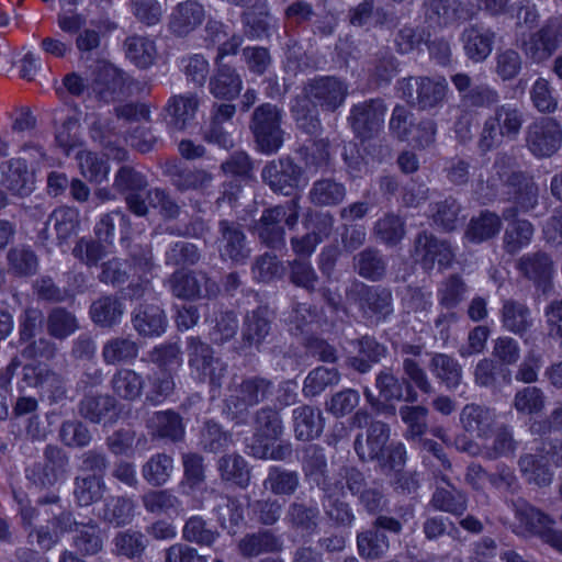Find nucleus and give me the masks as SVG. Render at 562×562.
<instances>
[{
	"label": "nucleus",
	"instance_id": "1",
	"mask_svg": "<svg viewBox=\"0 0 562 562\" xmlns=\"http://www.w3.org/2000/svg\"><path fill=\"white\" fill-rule=\"evenodd\" d=\"M349 94L348 83L336 76H316L308 79L291 103V113L297 126L308 134L321 128L318 108L334 113L341 108Z\"/></svg>",
	"mask_w": 562,
	"mask_h": 562
},
{
	"label": "nucleus",
	"instance_id": "2",
	"mask_svg": "<svg viewBox=\"0 0 562 562\" xmlns=\"http://www.w3.org/2000/svg\"><path fill=\"white\" fill-rule=\"evenodd\" d=\"M274 389V382L262 375L234 376L227 386L225 408L233 418L245 419L251 407L273 396Z\"/></svg>",
	"mask_w": 562,
	"mask_h": 562
},
{
	"label": "nucleus",
	"instance_id": "3",
	"mask_svg": "<svg viewBox=\"0 0 562 562\" xmlns=\"http://www.w3.org/2000/svg\"><path fill=\"white\" fill-rule=\"evenodd\" d=\"M525 122L524 112L513 103L496 105L486 116L476 143L482 153L501 146L504 140H515Z\"/></svg>",
	"mask_w": 562,
	"mask_h": 562
},
{
	"label": "nucleus",
	"instance_id": "4",
	"mask_svg": "<svg viewBox=\"0 0 562 562\" xmlns=\"http://www.w3.org/2000/svg\"><path fill=\"white\" fill-rule=\"evenodd\" d=\"M300 209V196L295 195L283 204L263 210L254 226L260 243L274 250L284 248L285 229L282 222L290 229L294 228L299 221Z\"/></svg>",
	"mask_w": 562,
	"mask_h": 562
},
{
	"label": "nucleus",
	"instance_id": "5",
	"mask_svg": "<svg viewBox=\"0 0 562 562\" xmlns=\"http://www.w3.org/2000/svg\"><path fill=\"white\" fill-rule=\"evenodd\" d=\"M397 90L409 105L420 111H432L443 105L449 86L445 77L420 76L398 80Z\"/></svg>",
	"mask_w": 562,
	"mask_h": 562
},
{
	"label": "nucleus",
	"instance_id": "6",
	"mask_svg": "<svg viewBox=\"0 0 562 562\" xmlns=\"http://www.w3.org/2000/svg\"><path fill=\"white\" fill-rule=\"evenodd\" d=\"M346 296L358 306L364 318L376 324L385 322L394 313L393 294L386 286L355 281L347 288Z\"/></svg>",
	"mask_w": 562,
	"mask_h": 562
},
{
	"label": "nucleus",
	"instance_id": "7",
	"mask_svg": "<svg viewBox=\"0 0 562 562\" xmlns=\"http://www.w3.org/2000/svg\"><path fill=\"white\" fill-rule=\"evenodd\" d=\"M282 119L283 110L269 102L254 110L249 128L261 153L270 155L282 146L284 134L281 127Z\"/></svg>",
	"mask_w": 562,
	"mask_h": 562
},
{
	"label": "nucleus",
	"instance_id": "8",
	"mask_svg": "<svg viewBox=\"0 0 562 562\" xmlns=\"http://www.w3.org/2000/svg\"><path fill=\"white\" fill-rule=\"evenodd\" d=\"M69 472V456L57 445H46L43 462H34L25 469L26 480L36 488L49 490L66 480Z\"/></svg>",
	"mask_w": 562,
	"mask_h": 562
},
{
	"label": "nucleus",
	"instance_id": "9",
	"mask_svg": "<svg viewBox=\"0 0 562 562\" xmlns=\"http://www.w3.org/2000/svg\"><path fill=\"white\" fill-rule=\"evenodd\" d=\"M188 363L191 375L200 382L220 387L226 374L227 364L214 356L213 348L198 337L188 339Z\"/></svg>",
	"mask_w": 562,
	"mask_h": 562
},
{
	"label": "nucleus",
	"instance_id": "10",
	"mask_svg": "<svg viewBox=\"0 0 562 562\" xmlns=\"http://www.w3.org/2000/svg\"><path fill=\"white\" fill-rule=\"evenodd\" d=\"M385 531L398 535L402 531L401 521L394 517L378 516L369 529L357 535L359 555L367 560L381 559L390 548Z\"/></svg>",
	"mask_w": 562,
	"mask_h": 562
},
{
	"label": "nucleus",
	"instance_id": "11",
	"mask_svg": "<svg viewBox=\"0 0 562 562\" xmlns=\"http://www.w3.org/2000/svg\"><path fill=\"white\" fill-rule=\"evenodd\" d=\"M525 140L536 158H549L561 148L562 125L554 117L542 116L527 127Z\"/></svg>",
	"mask_w": 562,
	"mask_h": 562
},
{
	"label": "nucleus",
	"instance_id": "12",
	"mask_svg": "<svg viewBox=\"0 0 562 562\" xmlns=\"http://www.w3.org/2000/svg\"><path fill=\"white\" fill-rule=\"evenodd\" d=\"M214 246L222 260L234 263H245L251 252L243 225L231 220L218 221Z\"/></svg>",
	"mask_w": 562,
	"mask_h": 562
},
{
	"label": "nucleus",
	"instance_id": "13",
	"mask_svg": "<svg viewBox=\"0 0 562 562\" xmlns=\"http://www.w3.org/2000/svg\"><path fill=\"white\" fill-rule=\"evenodd\" d=\"M23 380L27 385L38 387L42 398L47 400L49 404H59L68 398L66 379L46 366H24Z\"/></svg>",
	"mask_w": 562,
	"mask_h": 562
},
{
	"label": "nucleus",
	"instance_id": "14",
	"mask_svg": "<svg viewBox=\"0 0 562 562\" xmlns=\"http://www.w3.org/2000/svg\"><path fill=\"white\" fill-rule=\"evenodd\" d=\"M561 42L562 30L559 23L548 20L541 29L521 42L520 48L531 61L541 64L555 53Z\"/></svg>",
	"mask_w": 562,
	"mask_h": 562
},
{
	"label": "nucleus",
	"instance_id": "15",
	"mask_svg": "<svg viewBox=\"0 0 562 562\" xmlns=\"http://www.w3.org/2000/svg\"><path fill=\"white\" fill-rule=\"evenodd\" d=\"M413 257L426 270L434 268L437 262L440 267L447 268L451 265L454 254L446 240L423 231L417 234L414 240Z\"/></svg>",
	"mask_w": 562,
	"mask_h": 562
},
{
	"label": "nucleus",
	"instance_id": "16",
	"mask_svg": "<svg viewBox=\"0 0 562 562\" xmlns=\"http://www.w3.org/2000/svg\"><path fill=\"white\" fill-rule=\"evenodd\" d=\"M386 106L381 99H370L352 105L349 121L357 136L366 139L378 133L384 123Z\"/></svg>",
	"mask_w": 562,
	"mask_h": 562
},
{
	"label": "nucleus",
	"instance_id": "17",
	"mask_svg": "<svg viewBox=\"0 0 562 562\" xmlns=\"http://www.w3.org/2000/svg\"><path fill=\"white\" fill-rule=\"evenodd\" d=\"M261 177L273 192L290 195L299 184L301 168L291 159L281 158L266 165Z\"/></svg>",
	"mask_w": 562,
	"mask_h": 562
},
{
	"label": "nucleus",
	"instance_id": "18",
	"mask_svg": "<svg viewBox=\"0 0 562 562\" xmlns=\"http://www.w3.org/2000/svg\"><path fill=\"white\" fill-rule=\"evenodd\" d=\"M272 329V316L267 306L248 312L243 321L241 341L245 348L259 351Z\"/></svg>",
	"mask_w": 562,
	"mask_h": 562
},
{
	"label": "nucleus",
	"instance_id": "19",
	"mask_svg": "<svg viewBox=\"0 0 562 562\" xmlns=\"http://www.w3.org/2000/svg\"><path fill=\"white\" fill-rule=\"evenodd\" d=\"M204 20V7L196 0H186L172 8L168 27L172 34L183 37L201 26Z\"/></svg>",
	"mask_w": 562,
	"mask_h": 562
},
{
	"label": "nucleus",
	"instance_id": "20",
	"mask_svg": "<svg viewBox=\"0 0 562 562\" xmlns=\"http://www.w3.org/2000/svg\"><path fill=\"white\" fill-rule=\"evenodd\" d=\"M390 438V426L381 420H372L367 429V438L357 435L355 439V451L362 461H373L381 458L387 447Z\"/></svg>",
	"mask_w": 562,
	"mask_h": 562
},
{
	"label": "nucleus",
	"instance_id": "21",
	"mask_svg": "<svg viewBox=\"0 0 562 562\" xmlns=\"http://www.w3.org/2000/svg\"><path fill=\"white\" fill-rule=\"evenodd\" d=\"M516 269L524 278L543 290V284L548 283L554 273V263L547 252L535 251L522 255L516 261Z\"/></svg>",
	"mask_w": 562,
	"mask_h": 562
},
{
	"label": "nucleus",
	"instance_id": "22",
	"mask_svg": "<svg viewBox=\"0 0 562 562\" xmlns=\"http://www.w3.org/2000/svg\"><path fill=\"white\" fill-rule=\"evenodd\" d=\"M496 422L493 408L479 404H467L460 413L462 428L477 438H487Z\"/></svg>",
	"mask_w": 562,
	"mask_h": 562
},
{
	"label": "nucleus",
	"instance_id": "23",
	"mask_svg": "<svg viewBox=\"0 0 562 562\" xmlns=\"http://www.w3.org/2000/svg\"><path fill=\"white\" fill-rule=\"evenodd\" d=\"M495 33L480 25H469L461 34L463 49L474 63L484 61L493 49Z\"/></svg>",
	"mask_w": 562,
	"mask_h": 562
},
{
	"label": "nucleus",
	"instance_id": "24",
	"mask_svg": "<svg viewBox=\"0 0 562 562\" xmlns=\"http://www.w3.org/2000/svg\"><path fill=\"white\" fill-rule=\"evenodd\" d=\"M1 184L15 195H27L33 189L32 175L24 159L13 158L0 165Z\"/></svg>",
	"mask_w": 562,
	"mask_h": 562
},
{
	"label": "nucleus",
	"instance_id": "25",
	"mask_svg": "<svg viewBox=\"0 0 562 562\" xmlns=\"http://www.w3.org/2000/svg\"><path fill=\"white\" fill-rule=\"evenodd\" d=\"M238 551L245 558H256L266 553H277L283 548L280 536L269 529L246 533L238 542Z\"/></svg>",
	"mask_w": 562,
	"mask_h": 562
},
{
	"label": "nucleus",
	"instance_id": "26",
	"mask_svg": "<svg viewBox=\"0 0 562 562\" xmlns=\"http://www.w3.org/2000/svg\"><path fill=\"white\" fill-rule=\"evenodd\" d=\"M209 282L210 280L204 273L187 272L184 270L175 271L167 280L171 293L179 299L186 300L199 297L203 284L207 293L214 292L213 288H215V284L212 283L211 288H209Z\"/></svg>",
	"mask_w": 562,
	"mask_h": 562
},
{
	"label": "nucleus",
	"instance_id": "27",
	"mask_svg": "<svg viewBox=\"0 0 562 562\" xmlns=\"http://www.w3.org/2000/svg\"><path fill=\"white\" fill-rule=\"evenodd\" d=\"M241 89L243 80L233 67L225 64L216 65L209 81V91L214 98L232 101L239 95Z\"/></svg>",
	"mask_w": 562,
	"mask_h": 562
},
{
	"label": "nucleus",
	"instance_id": "28",
	"mask_svg": "<svg viewBox=\"0 0 562 562\" xmlns=\"http://www.w3.org/2000/svg\"><path fill=\"white\" fill-rule=\"evenodd\" d=\"M293 431L297 440L308 441L321 436L324 418L317 407L301 405L292 411Z\"/></svg>",
	"mask_w": 562,
	"mask_h": 562
},
{
	"label": "nucleus",
	"instance_id": "29",
	"mask_svg": "<svg viewBox=\"0 0 562 562\" xmlns=\"http://www.w3.org/2000/svg\"><path fill=\"white\" fill-rule=\"evenodd\" d=\"M49 225H53L56 239L61 245L76 233L79 225V213L76 209L69 206H60L54 210L48 216L45 227L38 234L42 241H47L50 238L48 234Z\"/></svg>",
	"mask_w": 562,
	"mask_h": 562
},
{
	"label": "nucleus",
	"instance_id": "30",
	"mask_svg": "<svg viewBox=\"0 0 562 562\" xmlns=\"http://www.w3.org/2000/svg\"><path fill=\"white\" fill-rule=\"evenodd\" d=\"M113 397L124 402H135L140 398L145 380L143 375L133 369H117L110 380Z\"/></svg>",
	"mask_w": 562,
	"mask_h": 562
},
{
	"label": "nucleus",
	"instance_id": "31",
	"mask_svg": "<svg viewBox=\"0 0 562 562\" xmlns=\"http://www.w3.org/2000/svg\"><path fill=\"white\" fill-rule=\"evenodd\" d=\"M199 105V99L193 93L171 97L165 106L168 125L177 131L184 130L195 117Z\"/></svg>",
	"mask_w": 562,
	"mask_h": 562
},
{
	"label": "nucleus",
	"instance_id": "32",
	"mask_svg": "<svg viewBox=\"0 0 562 562\" xmlns=\"http://www.w3.org/2000/svg\"><path fill=\"white\" fill-rule=\"evenodd\" d=\"M133 326L142 336H159L165 333L167 317L157 304H139L133 313Z\"/></svg>",
	"mask_w": 562,
	"mask_h": 562
},
{
	"label": "nucleus",
	"instance_id": "33",
	"mask_svg": "<svg viewBox=\"0 0 562 562\" xmlns=\"http://www.w3.org/2000/svg\"><path fill=\"white\" fill-rule=\"evenodd\" d=\"M349 23L357 27L372 24L383 26L393 22V13L385 7L380 5L378 0H362L348 11Z\"/></svg>",
	"mask_w": 562,
	"mask_h": 562
},
{
	"label": "nucleus",
	"instance_id": "34",
	"mask_svg": "<svg viewBox=\"0 0 562 562\" xmlns=\"http://www.w3.org/2000/svg\"><path fill=\"white\" fill-rule=\"evenodd\" d=\"M353 270L363 279L381 281L387 271V259L381 250L367 247L353 256Z\"/></svg>",
	"mask_w": 562,
	"mask_h": 562
},
{
	"label": "nucleus",
	"instance_id": "35",
	"mask_svg": "<svg viewBox=\"0 0 562 562\" xmlns=\"http://www.w3.org/2000/svg\"><path fill=\"white\" fill-rule=\"evenodd\" d=\"M512 507L520 527L525 531L538 535L540 538H542L546 530H550L555 524L553 518L524 499L513 501Z\"/></svg>",
	"mask_w": 562,
	"mask_h": 562
},
{
	"label": "nucleus",
	"instance_id": "36",
	"mask_svg": "<svg viewBox=\"0 0 562 562\" xmlns=\"http://www.w3.org/2000/svg\"><path fill=\"white\" fill-rule=\"evenodd\" d=\"M512 507L520 527L525 531L538 535L540 538H542L546 530H550L555 524L553 518L524 499L513 501Z\"/></svg>",
	"mask_w": 562,
	"mask_h": 562
},
{
	"label": "nucleus",
	"instance_id": "37",
	"mask_svg": "<svg viewBox=\"0 0 562 562\" xmlns=\"http://www.w3.org/2000/svg\"><path fill=\"white\" fill-rule=\"evenodd\" d=\"M432 375L448 390H456L460 386L463 378V370L459 361L447 353L435 352L428 363Z\"/></svg>",
	"mask_w": 562,
	"mask_h": 562
},
{
	"label": "nucleus",
	"instance_id": "38",
	"mask_svg": "<svg viewBox=\"0 0 562 562\" xmlns=\"http://www.w3.org/2000/svg\"><path fill=\"white\" fill-rule=\"evenodd\" d=\"M116 400L109 394H86L78 404L79 415L93 424L115 415Z\"/></svg>",
	"mask_w": 562,
	"mask_h": 562
},
{
	"label": "nucleus",
	"instance_id": "39",
	"mask_svg": "<svg viewBox=\"0 0 562 562\" xmlns=\"http://www.w3.org/2000/svg\"><path fill=\"white\" fill-rule=\"evenodd\" d=\"M451 488L437 487L431 496L430 505L434 509L460 517L468 509V495L465 492L452 486L448 479L442 477Z\"/></svg>",
	"mask_w": 562,
	"mask_h": 562
},
{
	"label": "nucleus",
	"instance_id": "40",
	"mask_svg": "<svg viewBox=\"0 0 562 562\" xmlns=\"http://www.w3.org/2000/svg\"><path fill=\"white\" fill-rule=\"evenodd\" d=\"M89 313L95 325L110 328L120 323L124 305L116 295H103L92 302Z\"/></svg>",
	"mask_w": 562,
	"mask_h": 562
},
{
	"label": "nucleus",
	"instance_id": "41",
	"mask_svg": "<svg viewBox=\"0 0 562 562\" xmlns=\"http://www.w3.org/2000/svg\"><path fill=\"white\" fill-rule=\"evenodd\" d=\"M347 194L344 183L331 178L313 182L308 191V201L316 206H335L340 204Z\"/></svg>",
	"mask_w": 562,
	"mask_h": 562
},
{
	"label": "nucleus",
	"instance_id": "42",
	"mask_svg": "<svg viewBox=\"0 0 562 562\" xmlns=\"http://www.w3.org/2000/svg\"><path fill=\"white\" fill-rule=\"evenodd\" d=\"M503 327L516 335H524L532 325L529 307L516 300L508 299L503 302L501 310Z\"/></svg>",
	"mask_w": 562,
	"mask_h": 562
},
{
	"label": "nucleus",
	"instance_id": "43",
	"mask_svg": "<svg viewBox=\"0 0 562 562\" xmlns=\"http://www.w3.org/2000/svg\"><path fill=\"white\" fill-rule=\"evenodd\" d=\"M402 366L405 375L403 383H406V402L414 403L418 398V394L412 387V384L415 385L424 394L434 393V386L426 371L416 359L406 357L403 359Z\"/></svg>",
	"mask_w": 562,
	"mask_h": 562
},
{
	"label": "nucleus",
	"instance_id": "44",
	"mask_svg": "<svg viewBox=\"0 0 562 562\" xmlns=\"http://www.w3.org/2000/svg\"><path fill=\"white\" fill-rule=\"evenodd\" d=\"M501 228V217L496 213L483 211L470 220L464 237L473 244H480L495 237Z\"/></svg>",
	"mask_w": 562,
	"mask_h": 562
},
{
	"label": "nucleus",
	"instance_id": "45",
	"mask_svg": "<svg viewBox=\"0 0 562 562\" xmlns=\"http://www.w3.org/2000/svg\"><path fill=\"white\" fill-rule=\"evenodd\" d=\"M474 382L481 387H487L493 391L501 389V381L506 385L512 382V373L508 369L498 366L490 358L481 359L474 368Z\"/></svg>",
	"mask_w": 562,
	"mask_h": 562
},
{
	"label": "nucleus",
	"instance_id": "46",
	"mask_svg": "<svg viewBox=\"0 0 562 562\" xmlns=\"http://www.w3.org/2000/svg\"><path fill=\"white\" fill-rule=\"evenodd\" d=\"M269 4L267 0H255L241 13L245 34L250 38H261L269 30Z\"/></svg>",
	"mask_w": 562,
	"mask_h": 562
},
{
	"label": "nucleus",
	"instance_id": "47",
	"mask_svg": "<svg viewBox=\"0 0 562 562\" xmlns=\"http://www.w3.org/2000/svg\"><path fill=\"white\" fill-rule=\"evenodd\" d=\"M302 469L305 476L322 488H326L327 460L324 449L310 445L303 451Z\"/></svg>",
	"mask_w": 562,
	"mask_h": 562
},
{
	"label": "nucleus",
	"instance_id": "48",
	"mask_svg": "<svg viewBox=\"0 0 562 562\" xmlns=\"http://www.w3.org/2000/svg\"><path fill=\"white\" fill-rule=\"evenodd\" d=\"M148 428L153 436L177 441L182 438L184 428L179 414L172 411L156 412L148 419Z\"/></svg>",
	"mask_w": 562,
	"mask_h": 562
},
{
	"label": "nucleus",
	"instance_id": "49",
	"mask_svg": "<svg viewBox=\"0 0 562 562\" xmlns=\"http://www.w3.org/2000/svg\"><path fill=\"white\" fill-rule=\"evenodd\" d=\"M101 356L106 364L131 363L138 356V346L128 337H114L104 342Z\"/></svg>",
	"mask_w": 562,
	"mask_h": 562
},
{
	"label": "nucleus",
	"instance_id": "50",
	"mask_svg": "<svg viewBox=\"0 0 562 562\" xmlns=\"http://www.w3.org/2000/svg\"><path fill=\"white\" fill-rule=\"evenodd\" d=\"M255 437L258 439L274 441L283 434V425L280 414L270 406L259 408L254 416Z\"/></svg>",
	"mask_w": 562,
	"mask_h": 562
},
{
	"label": "nucleus",
	"instance_id": "51",
	"mask_svg": "<svg viewBox=\"0 0 562 562\" xmlns=\"http://www.w3.org/2000/svg\"><path fill=\"white\" fill-rule=\"evenodd\" d=\"M318 517L319 509L316 505L293 502L288 507L285 521L292 528L311 535L318 527Z\"/></svg>",
	"mask_w": 562,
	"mask_h": 562
},
{
	"label": "nucleus",
	"instance_id": "52",
	"mask_svg": "<svg viewBox=\"0 0 562 562\" xmlns=\"http://www.w3.org/2000/svg\"><path fill=\"white\" fill-rule=\"evenodd\" d=\"M530 102L539 113L552 114L559 108V98L551 82L543 77H538L529 90Z\"/></svg>",
	"mask_w": 562,
	"mask_h": 562
},
{
	"label": "nucleus",
	"instance_id": "53",
	"mask_svg": "<svg viewBox=\"0 0 562 562\" xmlns=\"http://www.w3.org/2000/svg\"><path fill=\"white\" fill-rule=\"evenodd\" d=\"M124 50L126 57L139 68L149 67L157 54L154 41L140 35L128 36L124 41Z\"/></svg>",
	"mask_w": 562,
	"mask_h": 562
},
{
	"label": "nucleus",
	"instance_id": "54",
	"mask_svg": "<svg viewBox=\"0 0 562 562\" xmlns=\"http://www.w3.org/2000/svg\"><path fill=\"white\" fill-rule=\"evenodd\" d=\"M397 72V60L389 48L378 50L368 64V74L375 85H387Z\"/></svg>",
	"mask_w": 562,
	"mask_h": 562
},
{
	"label": "nucleus",
	"instance_id": "55",
	"mask_svg": "<svg viewBox=\"0 0 562 562\" xmlns=\"http://www.w3.org/2000/svg\"><path fill=\"white\" fill-rule=\"evenodd\" d=\"M518 467L528 483L547 486L552 482L553 474L541 456L522 454L518 460Z\"/></svg>",
	"mask_w": 562,
	"mask_h": 562
},
{
	"label": "nucleus",
	"instance_id": "56",
	"mask_svg": "<svg viewBox=\"0 0 562 562\" xmlns=\"http://www.w3.org/2000/svg\"><path fill=\"white\" fill-rule=\"evenodd\" d=\"M79 328V322L74 313L64 307H54L46 317V330L53 338L63 340Z\"/></svg>",
	"mask_w": 562,
	"mask_h": 562
},
{
	"label": "nucleus",
	"instance_id": "57",
	"mask_svg": "<svg viewBox=\"0 0 562 562\" xmlns=\"http://www.w3.org/2000/svg\"><path fill=\"white\" fill-rule=\"evenodd\" d=\"M72 546L81 555H93L99 553L103 547L100 528L95 522L90 520L75 528Z\"/></svg>",
	"mask_w": 562,
	"mask_h": 562
},
{
	"label": "nucleus",
	"instance_id": "58",
	"mask_svg": "<svg viewBox=\"0 0 562 562\" xmlns=\"http://www.w3.org/2000/svg\"><path fill=\"white\" fill-rule=\"evenodd\" d=\"M468 293V284L461 276L452 273L443 279L437 289L439 305L447 310L457 307Z\"/></svg>",
	"mask_w": 562,
	"mask_h": 562
},
{
	"label": "nucleus",
	"instance_id": "59",
	"mask_svg": "<svg viewBox=\"0 0 562 562\" xmlns=\"http://www.w3.org/2000/svg\"><path fill=\"white\" fill-rule=\"evenodd\" d=\"M533 236V226L526 220H514L510 222L503 236L504 250L509 255L517 254L521 248L528 246Z\"/></svg>",
	"mask_w": 562,
	"mask_h": 562
},
{
	"label": "nucleus",
	"instance_id": "60",
	"mask_svg": "<svg viewBox=\"0 0 562 562\" xmlns=\"http://www.w3.org/2000/svg\"><path fill=\"white\" fill-rule=\"evenodd\" d=\"M221 479L246 487L249 484L250 472L245 459L236 453L225 454L217 462Z\"/></svg>",
	"mask_w": 562,
	"mask_h": 562
},
{
	"label": "nucleus",
	"instance_id": "61",
	"mask_svg": "<svg viewBox=\"0 0 562 562\" xmlns=\"http://www.w3.org/2000/svg\"><path fill=\"white\" fill-rule=\"evenodd\" d=\"M514 180L517 181L510 188H507V193L514 195V202L520 211L528 212L532 210L538 204L539 188L537 183L527 173L516 176Z\"/></svg>",
	"mask_w": 562,
	"mask_h": 562
},
{
	"label": "nucleus",
	"instance_id": "62",
	"mask_svg": "<svg viewBox=\"0 0 562 562\" xmlns=\"http://www.w3.org/2000/svg\"><path fill=\"white\" fill-rule=\"evenodd\" d=\"M173 471V459L166 453L151 456L142 468L144 480L153 486L167 483Z\"/></svg>",
	"mask_w": 562,
	"mask_h": 562
},
{
	"label": "nucleus",
	"instance_id": "63",
	"mask_svg": "<svg viewBox=\"0 0 562 562\" xmlns=\"http://www.w3.org/2000/svg\"><path fill=\"white\" fill-rule=\"evenodd\" d=\"M74 496L79 506H89L98 502L104 492L105 483L99 475L76 476Z\"/></svg>",
	"mask_w": 562,
	"mask_h": 562
},
{
	"label": "nucleus",
	"instance_id": "64",
	"mask_svg": "<svg viewBox=\"0 0 562 562\" xmlns=\"http://www.w3.org/2000/svg\"><path fill=\"white\" fill-rule=\"evenodd\" d=\"M373 233L385 245L395 246L405 236V222L394 213H385L375 222Z\"/></svg>",
	"mask_w": 562,
	"mask_h": 562
}]
</instances>
